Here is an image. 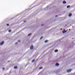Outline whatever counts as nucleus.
I'll return each mask as SVG.
<instances>
[{
	"mask_svg": "<svg viewBox=\"0 0 75 75\" xmlns=\"http://www.w3.org/2000/svg\"><path fill=\"white\" fill-rule=\"evenodd\" d=\"M34 48V46H33V45H32V46H31L30 47V50H33V48Z\"/></svg>",
	"mask_w": 75,
	"mask_h": 75,
	"instance_id": "obj_1",
	"label": "nucleus"
},
{
	"mask_svg": "<svg viewBox=\"0 0 75 75\" xmlns=\"http://www.w3.org/2000/svg\"><path fill=\"white\" fill-rule=\"evenodd\" d=\"M4 41L2 42L0 44V45H3L4 44Z\"/></svg>",
	"mask_w": 75,
	"mask_h": 75,
	"instance_id": "obj_2",
	"label": "nucleus"
},
{
	"mask_svg": "<svg viewBox=\"0 0 75 75\" xmlns=\"http://www.w3.org/2000/svg\"><path fill=\"white\" fill-rule=\"evenodd\" d=\"M72 71L70 69V70H67V72H71V71Z\"/></svg>",
	"mask_w": 75,
	"mask_h": 75,
	"instance_id": "obj_3",
	"label": "nucleus"
},
{
	"mask_svg": "<svg viewBox=\"0 0 75 75\" xmlns=\"http://www.w3.org/2000/svg\"><path fill=\"white\" fill-rule=\"evenodd\" d=\"M67 32V31L64 30H63V33H66V32Z\"/></svg>",
	"mask_w": 75,
	"mask_h": 75,
	"instance_id": "obj_4",
	"label": "nucleus"
},
{
	"mask_svg": "<svg viewBox=\"0 0 75 75\" xmlns=\"http://www.w3.org/2000/svg\"><path fill=\"white\" fill-rule=\"evenodd\" d=\"M69 17H71L72 16V13H70L69 15Z\"/></svg>",
	"mask_w": 75,
	"mask_h": 75,
	"instance_id": "obj_5",
	"label": "nucleus"
},
{
	"mask_svg": "<svg viewBox=\"0 0 75 75\" xmlns=\"http://www.w3.org/2000/svg\"><path fill=\"white\" fill-rule=\"evenodd\" d=\"M66 3H67V2L65 1H64L63 2V4H65Z\"/></svg>",
	"mask_w": 75,
	"mask_h": 75,
	"instance_id": "obj_6",
	"label": "nucleus"
},
{
	"mask_svg": "<svg viewBox=\"0 0 75 75\" xmlns=\"http://www.w3.org/2000/svg\"><path fill=\"white\" fill-rule=\"evenodd\" d=\"M14 69H17V67L15 66L14 67Z\"/></svg>",
	"mask_w": 75,
	"mask_h": 75,
	"instance_id": "obj_7",
	"label": "nucleus"
},
{
	"mask_svg": "<svg viewBox=\"0 0 75 75\" xmlns=\"http://www.w3.org/2000/svg\"><path fill=\"white\" fill-rule=\"evenodd\" d=\"M59 64L58 63H57V66H59Z\"/></svg>",
	"mask_w": 75,
	"mask_h": 75,
	"instance_id": "obj_8",
	"label": "nucleus"
},
{
	"mask_svg": "<svg viewBox=\"0 0 75 75\" xmlns=\"http://www.w3.org/2000/svg\"><path fill=\"white\" fill-rule=\"evenodd\" d=\"M31 33H30L29 34H28V36H30V35H31Z\"/></svg>",
	"mask_w": 75,
	"mask_h": 75,
	"instance_id": "obj_9",
	"label": "nucleus"
},
{
	"mask_svg": "<svg viewBox=\"0 0 75 75\" xmlns=\"http://www.w3.org/2000/svg\"><path fill=\"white\" fill-rule=\"evenodd\" d=\"M48 40H46L45 41V43H46V42H48Z\"/></svg>",
	"mask_w": 75,
	"mask_h": 75,
	"instance_id": "obj_10",
	"label": "nucleus"
},
{
	"mask_svg": "<svg viewBox=\"0 0 75 75\" xmlns=\"http://www.w3.org/2000/svg\"><path fill=\"white\" fill-rule=\"evenodd\" d=\"M69 7H70V6L69 5L67 7V8H69Z\"/></svg>",
	"mask_w": 75,
	"mask_h": 75,
	"instance_id": "obj_11",
	"label": "nucleus"
},
{
	"mask_svg": "<svg viewBox=\"0 0 75 75\" xmlns=\"http://www.w3.org/2000/svg\"><path fill=\"white\" fill-rule=\"evenodd\" d=\"M34 61H35V60H33L32 61V62H34Z\"/></svg>",
	"mask_w": 75,
	"mask_h": 75,
	"instance_id": "obj_12",
	"label": "nucleus"
},
{
	"mask_svg": "<svg viewBox=\"0 0 75 75\" xmlns=\"http://www.w3.org/2000/svg\"><path fill=\"white\" fill-rule=\"evenodd\" d=\"M11 31V30H8V32H9V33H10Z\"/></svg>",
	"mask_w": 75,
	"mask_h": 75,
	"instance_id": "obj_13",
	"label": "nucleus"
},
{
	"mask_svg": "<svg viewBox=\"0 0 75 75\" xmlns=\"http://www.w3.org/2000/svg\"><path fill=\"white\" fill-rule=\"evenodd\" d=\"M42 69V67H40L39 68L40 69Z\"/></svg>",
	"mask_w": 75,
	"mask_h": 75,
	"instance_id": "obj_14",
	"label": "nucleus"
},
{
	"mask_svg": "<svg viewBox=\"0 0 75 75\" xmlns=\"http://www.w3.org/2000/svg\"><path fill=\"white\" fill-rule=\"evenodd\" d=\"M43 38V37H41L40 38V40H41L42 38Z\"/></svg>",
	"mask_w": 75,
	"mask_h": 75,
	"instance_id": "obj_15",
	"label": "nucleus"
},
{
	"mask_svg": "<svg viewBox=\"0 0 75 75\" xmlns=\"http://www.w3.org/2000/svg\"><path fill=\"white\" fill-rule=\"evenodd\" d=\"M6 25H7V26H9V24H7Z\"/></svg>",
	"mask_w": 75,
	"mask_h": 75,
	"instance_id": "obj_16",
	"label": "nucleus"
},
{
	"mask_svg": "<svg viewBox=\"0 0 75 75\" xmlns=\"http://www.w3.org/2000/svg\"><path fill=\"white\" fill-rule=\"evenodd\" d=\"M2 69H3V70H4V69H5L4 68H3Z\"/></svg>",
	"mask_w": 75,
	"mask_h": 75,
	"instance_id": "obj_17",
	"label": "nucleus"
},
{
	"mask_svg": "<svg viewBox=\"0 0 75 75\" xmlns=\"http://www.w3.org/2000/svg\"><path fill=\"white\" fill-rule=\"evenodd\" d=\"M55 52H57V50H55Z\"/></svg>",
	"mask_w": 75,
	"mask_h": 75,
	"instance_id": "obj_18",
	"label": "nucleus"
},
{
	"mask_svg": "<svg viewBox=\"0 0 75 75\" xmlns=\"http://www.w3.org/2000/svg\"><path fill=\"white\" fill-rule=\"evenodd\" d=\"M18 42H20V40H19V41H18Z\"/></svg>",
	"mask_w": 75,
	"mask_h": 75,
	"instance_id": "obj_19",
	"label": "nucleus"
},
{
	"mask_svg": "<svg viewBox=\"0 0 75 75\" xmlns=\"http://www.w3.org/2000/svg\"><path fill=\"white\" fill-rule=\"evenodd\" d=\"M18 44V43H17V42L15 43V44Z\"/></svg>",
	"mask_w": 75,
	"mask_h": 75,
	"instance_id": "obj_20",
	"label": "nucleus"
},
{
	"mask_svg": "<svg viewBox=\"0 0 75 75\" xmlns=\"http://www.w3.org/2000/svg\"><path fill=\"white\" fill-rule=\"evenodd\" d=\"M58 50H57V52H58Z\"/></svg>",
	"mask_w": 75,
	"mask_h": 75,
	"instance_id": "obj_21",
	"label": "nucleus"
},
{
	"mask_svg": "<svg viewBox=\"0 0 75 75\" xmlns=\"http://www.w3.org/2000/svg\"><path fill=\"white\" fill-rule=\"evenodd\" d=\"M44 25V24H42L41 25V26H43V25Z\"/></svg>",
	"mask_w": 75,
	"mask_h": 75,
	"instance_id": "obj_22",
	"label": "nucleus"
},
{
	"mask_svg": "<svg viewBox=\"0 0 75 75\" xmlns=\"http://www.w3.org/2000/svg\"><path fill=\"white\" fill-rule=\"evenodd\" d=\"M55 66H57V63H56Z\"/></svg>",
	"mask_w": 75,
	"mask_h": 75,
	"instance_id": "obj_23",
	"label": "nucleus"
},
{
	"mask_svg": "<svg viewBox=\"0 0 75 75\" xmlns=\"http://www.w3.org/2000/svg\"><path fill=\"white\" fill-rule=\"evenodd\" d=\"M8 62H10V61H8Z\"/></svg>",
	"mask_w": 75,
	"mask_h": 75,
	"instance_id": "obj_24",
	"label": "nucleus"
},
{
	"mask_svg": "<svg viewBox=\"0 0 75 75\" xmlns=\"http://www.w3.org/2000/svg\"><path fill=\"white\" fill-rule=\"evenodd\" d=\"M55 17H57V15L55 16Z\"/></svg>",
	"mask_w": 75,
	"mask_h": 75,
	"instance_id": "obj_25",
	"label": "nucleus"
},
{
	"mask_svg": "<svg viewBox=\"0 0 75 75\" xmlns=\"http://www.w3.org/2000/svg\"><path fill=\"white\" fill-rule=\"evenodd\" d=\"M57 17H58V16H57Z\"/></svg>",
	"mask_w": 75,
	"mask_h": 75,
	"instance_id": "obj_26",
	"label": "nucleus"
}]
</instances>
